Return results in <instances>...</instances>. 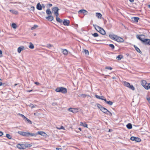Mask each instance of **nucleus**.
I'll list each match as a JSON object with an SVG mask.
<instances>
[{
    "label": "nucleus",
    "instance_id": "14",
    "mask_svg": "<svg viewBox=\"0 0 150 150\" xmlns=\"http://www.w3.org/2000/svg\"><path fill=\"white\" fill-rule=\"evenodd\" d=\"M45 18L47 20L51 21H52L54 19V17L52 15H49L48 16L46 17Z\"/></svg>",
    "mask_w": 150,
    "mask_h": 150
},
{
    "label": "nucleus",
    "instance_id": "56",
    "mask_svg": "<svg viewBox=\"0 0 150 150\" xmlns=\"http://www.w3.org/2000/svg\"><path fill=\"white\" fill-rule=\"evenodd\" d=\"M57 103H53L52 104V105L53 106H54L55 105H57Z\"/></svg>",
    "mask_w": 150,
    "mask_h": 150
},
{
    "label": "nucleus",
    "instance_id": "2",
    "mask_svg": "<svg viewBox=\"0 0 150 150\" xmlns=\"http://www.w3.org/2000/svg\"><path fill=\"white\" fill-rule=\"evenodd\" d=\"M55 91L58 92H61L62 93L65 94L67 93V89L63 87H58L55 89Z\"/></svg>",
    "mask_w": 150,
    "mask_h": 150
},
{
    "label": "nucleus",
    "instance_id": "3",
    "mask_svg": "<svg viewBox=\"0 0 150 150\" xmlns=\"http://www.w3.org/2000/svg\"><path fill=\"white\" fill-rule=\"evenodd\" d=\"M97 106L98 108L100 109V110L102 111L103 113L106 114H108L107 113L108 112H109V111L107 110L106 108H105L103 107L100 104L97 103Z\"/></svg>",
    "mask_w": 150,
    "mask_h": 150
},
{
    "label": "nucleus",
    "instance_id": "59",
    "mask_svg": "<svg viewBox=\"0 0 150 150\" xmlns=\"http://www.w3.org/2000/svg\"><path fill=\"white\" fill-rule=\"evenodd\" d=\"M3 132H2L0 131V136H1L3 135Z\"/></svg>",
    "mask_w": 150,
    "mask_h": 150
},
{
    "label": "nucleus",
    "instance_id": "18",
    "mask_svg": "<svg viewBox=\"0 0 150 150\" xmlns=\"http://www.w3.org/2000/svg\"><path fill=\"white\" fill-rule=\"evenodd\" d=\"M117 35H112V34H109V36L110 38L112 39L115 40L116 39V38Z\"/></svg>",
    "mask_w": 150,
    "mask_h": 150
},
{
    "label": "nucleus",
    "instance_id": "24",
    "mask_svg": "<svg viewBox=\"0 0 150 150\" xmlns=\"http://www.w3.org/2000/svg\"><path fill=\"white\" fill-rule=\"evenodd\" d=\"M93 26L95 27V29L97 31V30H101L99 28H99H101V27L98 26V25H96L93 24Z\"/></svg>",
    "mask_w": 150,
    "mask_h": 150
},
{
    "label": "nucleus",
    "instance_id": "35",
    "mask_svg": "<svg viewBox=\"0 0 150 150\" xmlns=\"http://www.w3.org/2000/svg\"><path fill=\"white\" fill-rule=\"evenodd\" d=\"M146 83H147L146 81L144 80H143L141 82V84L143 86H144V85H146Z\"/></svg>",
    "mask_w": 150,
    "mask_h": 150
},
{
    "label": "nucleus",
    "instance_id": "21",
    "mask_svg": "<svg viewBox=\"0 0 150 150\" xmlns=\"http://www.w3.org/2000/svg\"><path fill=\"white\" fill-rule=\"evenodd\" d=\"M46 13L47 14L49 15H51L52 14V12L49 8H48L46 11Z\"/></svg>",
    "mask_w": 150,
    "mask_h": 150
},
{
    "label": "nucleus",
    "instance_id": "11",
    "mask_svg": "<svg viewBox=\"0 0 150 150\" xmlns=\"http://www.w3.org/2000/svg\"><path fill=\"white\" fill-rule=\"evenodd\" d=\"M99 28L101 30H97V31L99 32L100 34L103 35H105L106 33L105 30L102 28Z\"/></svg>",
    "mask_w": 150,
    "mask_h": 150
},
{
    "label": "nucleus",
    "instance_id": "41",
    "mask_svg": "<svg viewBox=\"0 0 150 150\" xmlns=\"http://www.w3.org/2000/svg\"><path fill=\"white\" fill-rule=\"evenodd\" d=\"M106 103L109 105H112L113 103L112 101H107L106 102Z\"/></svg>",
    "mask_w": 150,
    "mask_h": 150
},
{
    "label": "nucleus",
    "instance_id": "32",
    "mask_svg": "<svg viewBox=\"0 0 150 150\" xmlns=\"http://www.w3.org/2000/svg\"><path fill=\"white\" fill-rule=\"evenodd\" d=\"M9 11L15 14H17L18 13L17 11L13 10H10Z\"/></svg>",
    "mask_w": 150,
    "mask_h": 150
},
{
    "label": "nucleus",
    "instance_id": "62",
    "mask_svg": "<svg viewBox=\"0 0 150 150\" xmlns=\"http://www.w3.org/2000/svg\"><path fill=\"white\" fill-rule=\"evenodd\" d=\"M42 7L43 8H44L45 7V6L44 4H42Z\"/></svg>",
    "mask_w": 150,
    "mask_h": 150
},
{
    "label": "nucleus",
    "instance_id": "22",
    "mask_svg": "<svg viewBox=\"0 0 150 150\" xmlns=\"http://www.w3.org/2000/svg\"><path fill=\"white\" fill-rule=\"evenodd\" d=\"M134 47L135 48V50L138 52L142 54V52H141L139 49L135 45H134Z\"/></svg>",
    "mask_w": 150,
    "mask_h": 150
},
{
    "label": "nucleus",
    "instance_id": "37",
    "mask_svg": "<svg viewBox=\"0 0 150 150\" xmlns=\"http://www.w3.org/2000/svg\"><path fill=\"white\" fill-rule=\"evenodd\" d=\"M31 108H35L37 106L36 105H34L33 104L30 103L29 105Z\"/></svg>",
    "mask_w": 150,
    "mask_h": 150
},
{
    "label": "nucleus",
    "instance_id": "29",
    "mask_svg": "<svg viewBox=\"0 0 150 150\" xmlns=\"http://www.w3.org/2000/svg\"><path fill=\"white\" fill-rule=\"evenodd\" d=\"M123 58V56L122 54H120L118 55L116 57V58L118 59V60H120L121 59Z\"/></svg>",
    "mask_w": 150,
    "mask_h": 150
},
{
    "label": "nucleus",
    "instance_id": "60",
    "mask_svg": "<svg viewBox=\"0 0 150 150\" xmlns=\"http://www.w3.org/2000/svg\"><path fill=\"white\" fill-rule=\"evenodd\" d=\"M102 100H104L105 102H106V103L107 102V100L106 99H105V98L102 99Z\"/></svg>",
    "mask_w": 150,
    "mask_h": 150
},
{
    "label": "nucleus",
    "instance_id": "23",
    "mask_svg": "<svg viewBox=\"0 0 150 150\" xmlns=\"http://www.w3.org/2000/svg\"><path fill=\"white\" fill-rule=\"evenodd\" d=\"M56 21L60 23H62L63 22V21L60 18L58 17H56Z\"/></svg>",
    "mask_w": 150,
    "mask_h": 150
},
{
    "label": "nucleus",
    "instance_id": "26",
    "mask_svg": "<svg viewBox=\"0 0 150 150\" xmlns=\"http://www.w3.org/2000/svg\"><path fill=\"white\" fill-rule=\"evenodd\" d=\"M124 85L125 86L129 88V86H130V84L127 82L125 81L124 82Z\"/></svg>",
    "mask_w": 150,
    "mask_h": 150
},
{
    "label": "nucleus",
    "instance_id": "45",
    "mask_svg": "<svg viewBox=\"0 0 150 150\" xmlns=\"http://www.w3.org/2000/svg\"><path fill=\"white\" fill-rule=\"evenodd\" d=\"M109 46L111 47L112 49H113L115 48V46L113 44H110L109 45Z\"/></svg>",
    "mask_w": 150,
    "mask_h": 150
},
{
    "label": "nucleus",
    "instance_id": "34",
    "mask_svg": "<svg viewBox=\"0 0 150 150\" xmlns=\"http://www.w3.org/2000/svg\"><path fill=\"white\" fill-rule=\"evenodd\" d=\"M68 110L69 111H70V112H75V109H73V108H69L68 109Z\"/></svg>",
    "mask_w": 150,
    "mask_h": 150
},
{
    "label": "nucleus",
    "instance_id": "12",
    "mask_svg": "<svg viewBox=\"0 0 150 150\" xmlns=\"http://www.w3.org/2000/svg\"><path fill=\"white\" fill-rule=\"evenodd\" d=\"M17 146V148L20 149H25L24 144H18Z\"/></svg>",
    "mask_w": 150,
    "mask_h": 150
},
{
    "label": "nucleus",
    "instance_id": "48",
    "mask_svg": "<svg viewBox=\"0 0 150 150\" xmlns=\"http://www.w3.org/2000/svg\"><path fill=\"white\" fill-rule=\"evenodd\" d=\"M54 14L56 16V17H58V16L59 15L58 12H56V13H54Z\"/></svg>",
    "mask_w": 150,
    "mask_h": 150
},
{
    "label": "nucleus",
    "instance_id": "13",
    "mask_svg": "<svg viewBox=\"0 0 150 150\" xmlns=\"http://www.w3.org/2000/svg\"><path fill=\"white\" fill-rule=\"evenodd\" d=\"M59 9L58 7L55 6L53 7L52 8V12L53 13V12H54V13H56V12H58L59 10Z\"/></svg>",
    "mask_w": 150,
    "mask_h": 150
},
{
    "label": "nucleus",
    "instance_id": "53",
    "mask_svg": "<svg viewBox=\"0 0 150 150\" xmlns=\"http://www.w3.org/2000/svg\"><path fill=\"white\" fill-rule=\"evenodd\" d=\"M35 9V7L33 6H31L30 8V10L33 11Z\"/></svg>",
    "mask_w": 150,
    "mask_h": 150
},
{
    "label": "nucleus",
    "instance_id": "36",
    "mask_svg": "<svg viewBox=\"0 0 150 150\" xmlns=\"http://www.w3.org/2000/svg\"><path fill=\"white\" fill-rule=\"evenodd\" d=\"M63 54L64 55H67L68 54V51L66 49H64L63 51Z\"/></svg>",
    "mask_w": 150,
    "mask_h": 150
},
{
    "label": "nucleus",
    "instance_id": "61",
    "mask_svg": "<svg viewBox=\"0 0 150 150\" xmlns=\"http://www.w3.org/2000/svg\"><path fill=\"white\" fill-rule=\"evenodd\" d=\"M56 149L58 150H62V149L61 148H56Z\"/></svg>",
    "mask_w": 150,
    "mask_h": 150
},
{
    "label": "nucleus",
    "instance_id": "47",
    "mask_svg": "<svg viewBox=\"0 0 150 150\" xmlns=\"http://www.w3.org/2000/svg\"><path fill=\"white\" fill-rule=\"evenodd\" d=\"M105 69H106L111 70L112 69V67H107L105 68Z\"/></svg>",
    "mask_w": 150,
    "mask_h": 150
},
{
    "label": "nucleus",
    "instance_id": "46",
    "mask_svg": "<svg viewBox=\"0 0 150 150\" xmlns=\"http://www.w3.org/2000/svg\"><path fill=\"white\" fill-rule=\"evenodd\" d=\"M95 96L98 99L101 100H102V98H101V96H99L96 95H95Z\"/></svg>",
    "mask_w": 150,
    "mask_h": 150
},
{
    "label": "nucleus",
    "instance_id": "42",
    "mask_svg": "<svg viewBox=\"0 0 150 150\" xmlns=\"http://www.w3.org/2000/svg\"><path fill=\"white\" fill-rule=\"evenodd\" d=\"M129 88L132 89V90H134L135 89V88L133 85H130V86L129 87Z\"/></svg>",
    "mask_w": 150,
    "mask_h": 150
},
{
    "label": "nucleus",
    "instance_id": "5",
    "mask_svg": "<svg viewBox=\"0 0 150 150\" xmlns=\"http://www.w3.org/2000/svg\"><path fill=\"white\" fill-rule=\"evenodd\" d=\"M130 139L133 141H135L137 142H139L141 141V139L139 137H132Z\"/></svg>",
    "mask_w": 150,
    "mask_h": 150
},
{
    "label": "nucleus",
    "instance_id": "55",
    "mask_svg": "<svg viewBox=\"0 0 150 150\" xmlns=\"http://www.w3.org/2000/svg\"><path fill=\"white\" fill-rule=\"evenodd\" d=\"M49 7H50L52 6V4H47Z\"/></svg>",
    "mask_w": 150,
    "mask_h": 150
},
{
    "label": "nucleus",
    "instance_id": "27",
    "mask_svg": "<svg viewBox=\"0 0 150 150\" xmlns=\"http://www.w3.org/2000/svg\"><path fill=\"white\" fill-rule=\"evenodd\" d=\"M102 16V14L100 13H96V16L98 18H101Z\"/></svg>",
    "mask_w": 150,
    "mask_h": 150
},
{
    "label": "nucleus",
    "instance_id": "38",
    "mask_svg": "<svg viewBox=\"0 0 150 150\" xmlns=\"http://www.w3.org/2000/svg\"><path fill=\"white\" fill-rule=\"evenodd\" d=\"M83 52L85 53L86 54L88 55L89 54V52L88 50H85L83 51Z\"/></svg>",
    "mask_w": 150,
    "mask_h": 150
},
{
    "label": "nucleus",
    "instance_id": "9",
    "mask_svg": "<svg viewBox=\"0 0 150 150\" xmlns=\"http://www.w3.org/2000/svg\"><path fill=\"white\" fill-rule=\"evenodd\" d=\"M144 36V35H137L136 36L137 38L140 40L142 42L143 40H144V38H142V37Z\"/></svg>",
    "mask_w": 150,
    "mask_h": 150
},
{
    "label": "nucleus",
    "instance_id": "44",
    "mask_svg": "<svg viewBox=\"0 0 150 150\" xmlns=\"http://www.w3.org/2000/svg\"><path fill=\"white\" fill-rule=\"evenodd\" d=\"M12 26L13 28H16V25L14 23H12Z\"/></svg>",
    "mask_w": 150,
    "mask_h": 150
},
{
    "label": "nucleus",
    "instance_id": "58",
    "mask_svg": "<svg viewBox=\"0 0 150 150\" xmlns=\"http://www.w3.org/2000/svg\"><path fill=\"white\" fill-rule=\"evenodd\" d=\"M2 51L1 50H0V57L2 56Z\"/></svg>",
    "mask_w": 150,
    "mask_h": 150
},
{
    "label": "nucleus",
    "instance_id": "10",
    "mask_svg": "<svg viewBox=\"0 0 150 150\" xmlns=\"http://www.w3.org/2000/svg\"><path fill=\"white\" fill-rule=\"evenodd\" d=\"M45 134V132H43L38 131L35 133H34V134H35V136H33V137H36L37 136V135H38V134H40L42 136H44V134Z\"/></svg>",
    "mask_w": 150,
    "mask_h": 150
},
{
    "label": "nucleus",
    "instance_id": "15",
    "mask_svg": "<svg viewBox=\"0 0 150 150\" xmlns=\"http://www.w3.org/2000/svg\"><path fill=\"white\" fill-rule=\"evenodd\" d=\"M132 20L135 22L137 23L138 21V20L139 19V18L138 17H134L132 18Z\"/></svg>",
    "mask_w": 150,
    "mask_h": 150
},
{
    "label": "nucleus",
    "instance_id": "51",
    "mask_svg": "<svg viewBox=\"0 0 150 150\" xmlns=\"http://www.w3.org/2000/svg\"><path fill=\"white\" fill-rule=\"evenodd\" d=\"M58 129H64V127H63V126H61L60 127V128H58Z\"/></svg>",
    "mask_w": 150,
    "mask_h": 150
},
{
    "label": "nucleus",
    "instance_id": "33",
    "mask_svg": "<svg viewBox=\"0 0 150 150\" xmlns=\"http://www.w3.org/2000/svg\"><path fill=\"white\" fill-rule=\"evenodd\" d=\"M29 47L30 49H33L34 48V46L31 42H30V45L29 46Z\"/></svg>",
    "mask_w": 150,
    "mask_h": 150
},
{
    "label": "nucleus",
    "instance_id": "52",
    "mask_svg": "<svg viewBox=\"0 0 150 150\" xmlns=\"http://www.w3.org/2000/svg\"><path fill=\"white\" fill-rule=\"evenodd\" d=\"M107 113H108V114H107L109 115V116H111V115H112V113H111V112L109 111V112H108Z\"/></svg>",
    "mask_w": 150,
    "mask_h": 150
},
{
    "label": "nucleus",
    "instance_id": "30",
    "mask_svg": "<svg viewBox=\"0 0 150 150\" xmlns=\"http://www.w3.org/2000/svg\"><path fill=\"white\" fill-rule=\"evenodd\" d=\"M25 122H27L28 123H29L30 124H31L32 123V122L30 120L27 118L26 117H25Z\"/></svg>",
    "mask_w": 150,
    "mask_h": 150
},
{
    "label": "nucleus",
    "instance_id": "6",
    "mask_svg": "<svg viewBox=\"0 0 150 150\" xmlns=\"http://www.w3.org/2000/svg\"><path fill=\"white\" fill-rule=\"evenodd\" d=\"M78 13L79 14L82 13L84 15H86L88 14V12L84 9H81L78 11Z\"/></svg>",
    "mask_w": 150,
    "mask_h": 150
},
{
    "label": "nucleus",
    "instance_id": "16",
    "mask_svg": "<svg viewBox=\"0 0 150 150\" xmlns=\"http://www.w3.org/2000/svg\"><path fill=\"white\" fill-rule=\"evenodd\" d=\"M25 50L24 47L23 46H22L18 47V52L19 53H21V51Z\"/></svg>",
    "mask_w": 150,
    "mask_h": 150
},
{
    "label": "nucleus",
    "instance_id": "7",
    "mask_svg": "<svg viewBox=\"0 0 150 150\" xmlns=\"http://www.w3.org/2000/svg\"><path fill=\"white\" fill-rule=\"evenodd\" d=\"M115 40L117 42H124V39L122 38L117 36Z\"/></svg>",
    "mask_w": 150,
    "mask_h": 150
},
{
    "label": "nucleus",
    "instance_id": "64",
    "mask_svg": "<svg viewBox=\"0 0 150 150\" xmlns=\"http://www.w3.org/2000/svg\"><path fill=\"white\" fill-rule=\"evenodd\" d=\"M129 1L131 2H134V0H129Z\"/></svg>",
    "mask_w": 150,
    "mask_h": 150
},
{
    "label": "nucleus",
    "instance_id": "40",
    "mask_svg": "<svg viewBox=\"0 0 150 150\" xmlns=\"http://www.w3.org/2000/svg\"><path fill=\"white\" fill-rule=\"evenodd\" d=\"M38 27V25H34L33 27L31 28V30H33L36 29V28Z\"/></svg>",
    "mask_w": 150,
    "mask_h": 150
},
{
    "label": "nucleus",
    "instance_id": "28",
    "mask_svg": "<svg viewBox=\"0 0 150 150\" xmlns=\"http://www.w3.org/2000/svg\"><path fill=\"white\" fill-rule=\"evenodd\" d=\"M87 96V95L83 94H80L78 96L79 97H82L83 98H85Z\"/></svg>",
    "mask_w": 150,
    "mask_h": 150
},
{
    "label": "nucleus",
    "instance_id": "8",
    "mask_svg": "<svg viewBox=\"0 0 150 150\" xmlns=\"http://www.w3.org/2000/svg\"><path fill=\"white\" fill-rule=\"evenodd\" d=\"M63 23L64 25L66 26H69V25L70 21L69 20L64 19V21H63Z\"/></svg>",
    "mask_w": 150,
    "mask_h": 150
},
{
    "label": "nucleus",
    "instance_id": "63",
    "mask_svg": "<svg viewBox=\"0 0 150 150\" xmlns=\"http://www.w3.org/2000/svg\"><path fill=\"white\" fill-rule=\"evenodd\" d=\"M147 100H148L149 103H150V98H147Z\"/></svg>",
    "mask_w": 150,
    "mask_h": 150
},
{
    "label": "nucleus",
    "instance_id": "4",
    "mask_svg": "<svg viewBox=\"0 0 150 150\" xmlns=\"http://www.w3.org/2000/svg\"><path fill=\"white\" fill-rule=\"evenodd\" d=\"M142 43L145 45H150V39H144Z\"/></svg>",
    "mask_w": 150,
    "mask_h": 150
},
{
    "label": "nucleus",
    "instance_id": "19",
    "mask_svg": "<svg viewBox=\"0 0 150 150\" xmlns=\"http://www.w3.org/2000/svg\"><path fill=\"white\" fill-rule=\"evenodd\" d=\"M36 8L37 9L39 10H41L42 9V6L40 4V3H38L36 6Z\"/></svg>",
    "mask_w": 150,
    "mask_h": 150
},
{
    "label": "nucleus",
    "instance_id": "43",
    "mask_svg": "<svg viewBox=\"0 0 150 150\" xmlns=\"http://www.w3.org/2000/svg\"><path fill=\"white\" fill-rule=\"evenodd\" d=\"M93 36L94 37H98V34L96 33H94L93 34H92Z\"/></svg>",
    "mask_w": 150,
    "mask_h": 150
},
{
    "label": "nucleus",
    "instance_id": "20",
    "mask_svg": "<svg viewBox=\"0 0 150 150\" xmlns=\"http://www.w3.org/2000/svg\"><path fill=\"white\" fill-rule=\"evenodd\" d=\"M24 144V148L25 149L26 148H28L31 147L32 145L31 144Z\"/></svg>",
    "mask_w": 150,
    "mask_h": 150
},
{
    "label": "nucleus",
    "instance_id": "25",
    "mask_svg": "<svg viewBox=\"0 0 150 150\" xmlns=\"http://www.w3.org/2000/svg\"><path fill=\"white\" fill-rule=\"evenodd\" d=\"M126 127L128 129H131L132 128V125L131 124L129 123L126 125Z\"/></svg>",
    "mask_w": 150,
    "mask_h": 150
},
{
    "label": "nucleus",
    "instance_id": "50",
    "mask_svg": "<svg viewBox=\"0 0 150 150\" xmlns=\"http://www.w3.org/2000/svg\"><path fill=\"white\" fill-rule=\"evenodd\" d=\"M52 47V45L50 44H48L47 45V47L48 48H50Z\"/></svg>",
    "mask_w": 150,
    "mask_h": 150
},
{
    "label": "nucleus",
    "instance_id": "49",
    "mask_svg": "<svg viewBox=\"0 0 150 150\" xmlns=\"http://www.w3.org/2000/svg\"><path fill=\"white\" fill-rule=\"evenodd\" d=\"M19 115L21 116L22 118H23L24 120H25V119L26 117L24 115L21 114H19Z\"/></svg>",
    "mask_w": 150,
    "mask_h": 150
},
{
    "label": "nucleus",
    "instance_id": "57",
    "mask_svg": "<svg viewBox=\"0 0 150 150\" xmlns=\"http://www.w3.org/2000/svg\"><path fill=\"white\" fill-rule=\"evenodd\" d=\"M35 83L37 85H39L40 84V83L37 82H35Z\"/></svg>",
    "mask_w": 150,
    "mask_h": 150
},
{
    "label": "nucleus",
    "instance_id": "17",
    "mask_svg": "<svg viewBox=\"0 0 150 150\" xmlns=\"http://www.w3.org/2000/svg\"><path fill=\"white\" fill-rule=\"evenodd\" d=\"M143 87L146 89H149L150 88V83H147L146 85H144Z\"/></svg>",
    "mask_w": 150,
    "mask_h": 150
},
{
    "label": "nucleus",
    "instance_id": "39",
    "mask_svg": "<svg viewBox=\"0 0 150 150\" xmlns=\"http://www.w3.org/2000/svg\"><path fill=\"white\" fill-rule=\"evenodd\" d=\"M6 137L9 139H12L11 136L9 134H6Z\"/></svg>",
    "mask_w": 150,
    "mask_h": 150
},
{
    "label": "nucleus",
    "instance_id": "1",
    "mask_svg": "<svg viewBox=\"0 0 150 150\" xmlns=\"http://www.w3.org/2000/svg\"><path fill=\"white\" fill-rule=\"evenodd\" d=\"M18 133L19 134L25 137H33V136H35V135L34 134V133H31L28 132H25L23 131H18Z\"/></svg>",
    "mask_w": 150,
    "mask_h": 150
},
{
    "label": "nucleus",
    "instance_id": "31",
    "mask_svg": "<svg viewBox=\"0 0 150 150\" xmlns=\"http://www.w3.org/2000/svg\"><path fill=\"white\" fill-rule=\"evenodd\" d=\"M80 125L82 126H83L84 127H87L88 125L86 123H83L82 122H80Z\"/></svg>",
    "mask_w": 150,
    "mask_h": 150
},
{
    "label": "nucleus",
    "instance_id": "54",
    "mask_svg": "<svg viewBox=\"0 0 150 150\" xmlns=\"http://www.w3.org/2000/svg\"><path fill=\"white\" fill-rule=\"evenodd\" d=\"M39 114V113L38 112L34 113V115L35 116H38Z\"/></svg>",
    "mask_w": 150,
    "mask_h": 150
}]
</instances>
